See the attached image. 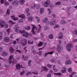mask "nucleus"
Segmentation results:
<instances>
[{
    "mask_svg": "<svg viewBox=\"0 0 77 77\" xmlns=\"http://www.w3.org/2000/svg\"><path fill=\"white\" fill-rule=\"evenodd\" d=\"M0 24L2 27H4L5 26V28H7L8 27V24L5 23V21L3 20H0Z\"/></svg>",
    "mask_w": 77,
    "mask_h": 77,
    "instance_id": "1",
    "label": "nucleus"
},
{
    "mask_svg": "<svg viewBox=\"0 0 77 77\" xmlns=\"http://www.w3.org/2000/svg\"><path fill=\"white\" fill-rule=\"evenodd\" d=\"M50 0H47V1H45L43 4V5L44 7H48L50 5Z\"/></svg>",
    "mask_w": 77,
    "mask_h": 77,
    "instance_id": "2",
    "label": "nucleus"
},
{
    "mask_svg": "<svg viewBox=\"0 0 77 77\" xmlns=\"http://www.w3.org/2000/svg\"><path fill=\"white\" fill-rule=\"evenodd\" d=\"M72 47V44L68 43L66 46V49L68 50L69 51L71 50V48Z\"/></svg>",
    "mask_w": 77,
    "mask_h": 77,
    "instance_id": "3",
    "label": "nucleus"
},
{
    "mask_svg": "<svg viewBox=\"0 0 77 77\" xmlns=\"http://www.w3.org/2000/svg\"><path fill=\"white\" fill-rule=\"evenodd\" d=\"M4 40L5 42L8 43L10 42V38L8 37H5L4 38Z\"/></svg>",
    "mask_w": 77,
    "mask_h": 77,
    "instance_id": "4",
    "label": "nucleus"
},
{
    "mask_svg": "<svg viewBox=\"0 0 77 77\" xmlns=\"http://www.w3.org/2000/svg\"><path fill=\"white\" fill-rule=\"evenodd\" d=\"M19 3L18 1L17 0H15L14 1L12 2V4L14 6H17L18 5V4Z\"/></svg>",
    "mask_w": 77,
    "mask_h": 77,
    "instance_id": "5",
    "label": "nucleus"
},
{
    "mask_svg": "<svg viewBox=\"0 0 77 77\" xmlns=\"http://www.w3.org/2000/svg\"><path fill=\"white\" fill-rule=\"evenodd\" d=\"M61 72L62 73H65L66 72V68L65 67H63L62 68Z\"/></svg>",
    "mask_w": 77,
    "mask_h": 77,
    "instance_id": "6",
    "label": "nucleus"
},
{
    "mask_svg": "<svg viewBox=\"0 0 77 77\" xmlns=\"http://www.w3.org/2000/svg\"><path fill=\"white\" fill-rule=\"evenodd\" d=\"M31 25L32 26V28L31 32H32L33 35H35V34H36V33L35 32V31H34V29H35L36 27H35V26L33 25Z\"/></svg>",
    "mask_w": 77,
    "mask_h": 77,
    "instance_id": "7",
    "label": "nucleus"
},
{
    "mask_svg": "<svg viewBox=\"0 0 77 77\" xmlns=\"http://www.w3.org/2000/svg\"><path fill=\"white\" fill-rule=\"evenodd\" d=\"M11 17L13 20L14 21H17L18 20V18L15 17V16L14 15H13L11 16Z\"/></svg>",
    "mask_w": 77,
    "mask_h": 77,
    "instance_id": "8",
    "label": "nucleus"
},
{
    "mask_svg": "<svg viewBox=\"0 0 77 77\" xmlns=\"http://www.w3.org/2000/svg\"><path fill=\"white\" fill-rule=\"evenodd\" d=\"M63 48L60 46H59L57 48V51L58 52H60L61 51H62Z\"/></svg>",
    "mask_w": 77,
    "mask_h": 77,
    "instance_id": "9",
    "label": "nucleus"
},
{
    "mask_svg": "<svg viewBox=\"0 0 77 77\" xmlns=\"http://www.w3.org/2000/svg\"><path fill=\"white\" fill-rule=\"evenodd\" d=\"M14 28L15 32H18V25H15Z\"/></svg>",
    "mask_w": 77,
    "mask_h": 77,
    "instance_id": "10",
    "label": "nucleus"
},
{
    "mask_svg": "<svg viewBox=\"0 0 77 77\" xmlns=\"http://www.w3.org/2000/svg\"><path fill=\"white\" fill-rule=\"evenodd\" d=\"M29 33L27 32H25V33L23 34V37H26V38H28L29 37Z\"/></svg>",
    "mask_w": 77,
    "mask_h": 77,
    "instance_id": "11",
    "label": "nucleus"
},
{
    "mask_svg": "<svg viewBox=\"0 0 77 77\" xmlns=\"http://www.w3.org/2000/svg\"><path fill=\"white\" fill-rule=\"evenodd\" d=\"M58 38L59 39H61L63 38V34L61 32H60L58 35Z\"/></svg>",
    "mask_w": 77,
    "mask_h": 77,
    "instance_id": "12",
    "label": "nucleus"
},
{
    "mask_svg": "<svg viewBox=\"0 0 77 77\" xmlns=\"http://www.w3.org/2000/svg\"><path fill=\"white\" fill-rule=\"evenodd\" d=\"M56 24V21L54 20H52L50 23V26H53Z\"/></svg>",
    "mask_w": 77,
    "mask_h": 77,
    "instance_id": "13",
    "label": "nucleus"
},
{
    "mask_svg": "<svg viewBox=\"0 0 77 77\" xmlns=\"http://www.w3.org/2000/svg\"><path fill=\"white\" fill-rule=\"evenodd\" d=\"M8 54L7 52L4 51L2 54V56H4V57H5V56H7Z\"/></svg>",
    "mask_w": 77,
    "mask_h": 77,
    "instance_id": "14",
    "label": "nucleus"
},
{
    "mask_svg": "<svg viewBox=\"0 0 77 77\" xmlns=\"http://www.w3.org/2000/svg\"><path fill=\"white\" fill-rule=\"evenodd\" d=\"M16 67L17 69H19V70L21 69V66H20V65L19 64H17L16 65Z\"/></svg>",
    "mask_w": 77,
    "mask_h": 77,
    "instance_id": "15",
    "label": "nucleus"
},
{
    "mask_svg": "<svg viewBox=\"0 0 77 77\" xmlns=\"http://www.w3.org/2000/svg\"><path fill=\"white\" fill-rule=\"evenodd\" d=\"M20 44L23 47H25L26 45H27V43H26L23 42V41H21L20 42Z\"/></svg>",
    "mask_w": 77,
    "mask_h": 77,
    "instance_id": "16",
    "label": "nucleus"
},
{
    "mask_svg": "<svg viewBox=\"0 0 77 77\" xmlns=\"http://www.w3.org/2000/svg\"><path fill=\"white\" fill-rule=\"evenodd\" d=\"M53 53H54V51H51V52H48L47 53H45V54L44 57H46V56H47L48 54H52Z\"/></svg>",
    "mask_w": 77,
    "mask_h": 77,
    "instance_id": "17",
    "label": "nucleus"
},
{
    "mask_svg": "<svg viewBox=\"0 0 77 77\" xmlns=\"http://www.w3.org/2000/svg\"><path fill=\"white\" fill-rule=\"evenodd\" d=\"M14 48H13L11 47L9 49V51L10 52H11V53H13L14 52Z\"/></svg>",
    "mask_w": 77,
    "mask_h": 77,
    "instance_id": "18",
    "label": "nucleus"
},
{
    "mask_svg": "<svg viewBox=\"0 0 77 77\" xmlns=\"http://www.w3.org/2000/svg\"><path fill=\"white\" fill-rule=\"evenodd\" d=\"M60 23L61 24H66V21L64 20H62L60 21Z\"/></svg>",
    "mask_w": 77,
    "mask_h": 77,
    "instance_id": "19",
    "label": "nucleus"
},
{
    "mask_svg": "<svg viewBox=\"0 0 77 77\" xmlns=\"http://www.w3.org/2000/svg\"><path fill=\"white\" fill-rule=\"evenodd\" d=\"M72 63V61L70 60H68L66 62V65H68V64H71Z\"/></svg>",
    "mask_w": 77,
    "mask_h": 77,
    "instance_id": "20",
    "label": "nucleus"
},
{
    "mask_svg": "<svg viewBox=\"0 0 77 77\" xmlns=\"http://www.w3.org/2000/svg\"><path fill=\"white\" fill-rule=\"evenodd\" d=\"M25 2V0H19V3L20 5H23Z\"/></svg>",
    "mask_w": 77,
    "mask_h": 77,
    "instance_id": "21",
    "label": "nucleus"
},
{
    "mask_svg": "<svg viewBox=\"0 0 77 77\" xmlns=\"http://www.w3.org/2000/svg\"><path fill=\"white\" fill-rule=\"evenodd\" d=\"M14 59V57L13 56V55H11L9 58V60L10 61H9V62L10 64H11V62H12L11 59Z\"/></svg>",
    "mask_w": 77,
    "mask_h": 77,
    "instance_id": "22",
    "label": "nucleus"
},
{
    "mask_svg": "<svg viewBox=\"0 0 77 77\" xmlns=\"http://www.w3.org/2000/svg\"><path fill=\"white\" fill-rule=\"evenodd\" d=\"M28 21H33V17H29Z\"/></svg>",
    "mask_w": 77,
    "mask_h": 77,
    "instance_id": "23",
    "label": "nucleus"
},
{
    "mask_svg": "<svg viewBox=\"0 0 77 77\" xmlns=\"http://www.w3.org/2000/svg\"><path fill=\"white\" fill-rule=\"evenodd\" d=\"M50 29V27L48 26H45L43 28V29L44 30H48Z\"/></svg>",
    "mask_w": 77,
    "mask_h": 77,
    "instance_id": "24",
    "label": "nucleus"
},
{
    "mask_svg": "<svg viewBox=\"0 0 77 77\" xmlns=\"http://www.w3.org/2000/svg\"><path fill=\"white\" fill-rule=\"evenodd\" d=\"M44 8H40V14H42L44 12Z\"/></svg>",
    "mask_w": 77,
    "mask_h": 77,
    "instance_id": "25",
    "label": "nucleus"
},
{
    "mask_svg": "<svg viewBox=\"0 0 77 77\" xmlns=\"http://www.w3.org/2000/svg\"><path fill=\"white\" fill-rule=\"evenodd\" d=\"M48 20V18L47 17H45V19L42 20V22L43 23H46L47 21Z\"/></svg>",
    "mask_w": 77,
    "mask_h": 77,
    "instance_id": "26",
    "label": "nucleus"
},
{
    "mask_svg": "<svg viewBox=\"0 0 77 77\" xmlns=\"http://www.w3.org/2000/svg\"><path fill=\"white\" fill-rule=\"evenodd\" d=\"M23 59L24 60H27V57L26 55H23Z\"/></svg>",
    "mask_w": 77,
    "mask_h": 77,
    "instance_id": "27",
    "label": "nucleus"
},
{
    "mask_svg": "<svg viewBox=\"0 0 77 77\" xmlns=\"http://www.w3.org/2000/svg\"><path fill=\"white\" fill-rule=\"evenodd\" d=\"M35 7L36 4L33 3L32 5L31 6V9H35Z\"/></svg>",
    "mask_w": 77,
    "mask_h": 77,
    "instance_id": "28",
    "label": "nucleus"
},
{
    "mask_svg": "<svg viewBox=\"0 0 77 77\" xmlns=\"http://www.w3.org/2000/svg\"><path fill=\"white\" fill-rule=\"evenodd\" d=\"M19 17H20V18H22L23 19L25 18V15H24L23 14L19 15Z\"/></svg>",
    "mask_w": 77,
    "mask_h": 77,
    "instance_id": "29",
    "label": "nucleus"
},
{
    "mask_svg": "<svg viewBox=\"0 0 77 77\" xmlns=\"http://www.w3.org/2000/svg\"><path fill=\"white\" fill-rule=\"evenodd\" d=\"M49 38L50 39H53V34H50L49 36Z\"/></svg>",
    "mask_w": 77,
    "mask_h": 77,
    "instance_id": "30",
    "label": "nucleus"
},
{
    "mask_svg": "<svg viewBox=\"0 0 77 77\" xmlns=\"http://www.w3.org/2000/svg\"><path fill=\"white\" fill-rule=\"evenodd\" d=\"M67 71L69 73H71L72 72V68H69L68 69Z\"/></svg>",
    "mask_w": 77,
    "mask_h": 77,
    "instance_id": "31",
    "label": "nucleus"
},
{
    "mask_svg": "<svg viewBox=\"0 0 77 77\" xmlns=\"http://www.w3.org/2000/svg\"><path fill=\"white\" fill-rule=\"evenodd\" d=\"M43 69L44 71H48V69L46 67L43 66Z\"/></svg>",
    "mask_w": 77,
    "mask_h": 77,
    "instance_id": "32",
    "label": "nucleus"
},
{
    "mask_svg": "<svg viewBox=\"0 0 77 77\" xmlns=\"http://www.w3.org/2000/svg\"><path fill=\"white\" fill-rule=\"evenodd\" d=\"M43 45V42H40V43L38 44V47H41Z\"/></svg>",
    "mask_w": 77,
    "mask_h": 77,
    "instance_id": "33",
    "label": "nucleus"
},
{
    "mask_svg": "<svg viewBox=\"0 0 77 77\" xmlns=\"http://www.w3.org/2000/svg\"><path fill=\"white\" fill-rule=\"evenodd\" d=\"M35 18L36 19H37V23H39L40 22V18L39 17H35Z\"/></svg>",
    "mask_w": 77,
    "mask_h": 77,
    "instance_id": "34",
    "label": "nucleus"
},
{
    "mask_svg": "<svg viewBox=\"0 0 77 77\" xmlns=\"http://www.w3.org/2000/svg\"><path fill=\"white\" fill-rule=\"evenodd\" d=\"M24 29L25 30H29L30 29V26H28L27 27H24Z\"/></svg>",
    "mask_w": 77,
    "mask_h": 77,
    "instance_id": "35",
    "label": "nucleus"
},
{
    "mask_svg": "<svg viewBox=\"0 0 77 77\" xmlns=\"http://www.w3.org/2000/svg\"><path fill=\"white\" fill-rule=\"evenodd\" d=\"M32 53H36V51L35 50V49L33 48V47H32Z\"/></svg>",
    "mask_w": 77,
    "mask_h": 77,
    "instance_id": "36",
    "label": "nucleus"
},
{
    "mask_svg": "<svg viewBox=\"0 0 77 77\" xmlns=\"http://www.w3.org/2000/svg\"><path fill=\"white\" fill-rule=\"evenodd\" d=\"M19 32L20 33L23 34L24 33H25V31L24 30H21L20 29L19 30Z\"/></svg>",
    "mask_w": 77,
    "mask_h": 77,
    "instance_id": "37",
    "label": "nucleus"
},
{
    "mask_svg": "<svg viewBox=\"0 0 77 77\" xmlns=\"http://www.w3.org/2000/svg\"><path fill=\"white\" fill-rule=\"evenodd\" d=\"M25 73V70H23L22 72H20V74L21 75H23Z\"/></svg>",
    "mask_w": 77,
    "mask_h": 77,
    "instance_id": "38",
    "label": "nucleus"
},
{
    "mask_svg": "<svg viewBox=\"0 0 77 77\" xmlns=\"http://www.w3.org/2000/svg\"><path fill=\"white\" fill-rule=\"evenodd\" d=\"M48 10L49 11V15H50L52 13V11L51 10L50 8H48Z\"/></svg>",
    "mask_w": 77,
    "mask_h": 77,
    "instance_id": "39",
    "label": "nucleus"
},
{
    "mask_svg": "<svg viewBox=\"0 0 77 77\" xmlns=\"http://www.w3.org/2000/svg\"><path fill=\"white\" fill-rule=\"evenodd\" d=\"M72 33L73 34H75V35H77V30L75 29L74 31L72 32Z\"/></svg>",
    "mask_w": 77,
    "mask_h": 77,
    "instance_id": "40",
    "label": "nucleus"
},
{
    "mask_svg": "<svg viewBox=\"0 0 77 77\" xmlns=\"http://www.w3.org/2000/svg\"><path fill=\"white\" fill-rule=\"evenodd\" d=\"M61 4V3H60V2H56L55 3V5L56 6H57V5H60Z\"/></svg>",
    "mask_w": 77,
    "mask_h": 77,
    "instance_id": "41",
    "label": "nucleus"
},
{
    "mask_svg": "<svg viewBox=\"0 0 77 77\" xmlns=\"http://www.w3.org/2000/svg\"><path fill=\"white\" fill-rule=\"evenodd\" d=\"M9 3L8 2H4V5L5 6H8V5H9Z\"/></svg>",
    "mask_w": 77,
    "mask_h": 77,
    "instance_id": "42",
    "label": "nucleus"
},
{
    "mask_svg": "<svg viewBox=\"0 0 77 77\" xmlns=\"http://www.w3.org/2000/svg\"><path fill=\"white\" fill-rule=\"evenodd\" d=\"M29 74H30V75H32V72H28L26 73V76H28Z\"/></svg>",
    "mask_w": 77,
    "mask_h": 77,
    "instance_id": "43",
    "label": "nucleus"
},
{
    "mask_svg": "<svg viewBox=\"0 0 77 77\" xmlns=\"http://www.w3.org/2000/svg\"><path fill=\"white\" fill-rule=\"evenodd\" d=\"M34 41H32V42H30L28 40V44H31V45H33V44Z\"/></svg>",
    "mask_w": 77,
    "mask_h": 77,
    "instance_id": "44",
    "label": "nucleus"
},
{
    "mask_svg": "<svg viewBox=\"0 0 77 77\" xmlns=\"http://www.w3.org/2000/svg\"><path fill=\"white\" fill-rule=\"evenodd\" d=\"M13 63L14 64H17V60H14L13 61Z\"/></svg>",
    "mask_w": 77,
    "mask_h": 77,
    "instance_id": "45",
    "label": "nucleus"
},
{
    "mask_svg": "<svg viewBox=\"0 0 77 77\" xmlns=\"http://www.w3.org/2000/svg\"><path fill=\"white\" fill-rule=\"evenodd\" d=\"M9 23H11V24H15V23L13 22V21L12 20H10L9 21Z\"/></svg>",
    "mask_w": 77,
    "mask_h": 77,
    "instance_id": "46",
    "label": "nucleus"
},
{
    "mask_svg": "<svg viewBox=\"0 0 77 77\" xmlns=\"http://www.w3.org/2000/svg\"><path fill=\"white\" fill-rule=\"evenodd\" d=\"M23 42H25V43H26V44H27V39L25 38H24L23 39Z\"/></svg>",
    "mask_w": 77,
    "mask_h": 77,
    "instance_id": "47",
    "label": "nucleus"
},
{
    "mask_svg": "<svg viewBox=\"0 0 77 77\" xmlns=\"http://www.w3.org/2000/svg\"><path fill=\"white\" fill-rule=\"evenodd\" d=\"M7 14H8V15H9V14H10V9H8V10H7Z\"/></svg>",
    "mask_w": 77,
    "mask_h": 77,
    "instance_id": "48",
    "label": "nucleus"
},
{
    "mask_svg": "<svg viewBox=\"0 0 77 77\" xmlns=\"http://www.w3.org/2000/svg\"><path fill=\"white\" fill-rule=\"evenodd\" d=\"M47 66L49 68H51V67H52V65H50V64H48L47 65Z\"/></svg>",
    "mask_w": 77,
    "mask_h": 77,
    "instance_id": "49",
    "label": "nucleus"
},
{
    "mask_svg": "<svg viewBox=\"0 0 77 77\" xmlns=\"http://www.w3.org/2000/svg\"><path fill=\"white\" fill-rule=\"evenodd\" d=\"M50 8H51V9H53V8H54V5H50Z\"/></svg>",
    "mask_w": 77,
    "mask_h": 77,
    "instance_id": "50",
    "label": "nucleus"
},
{
    "mask_svg": "<svg viewBox=\"0 0 77 77\" xmlns=\"http://www.w3.org/2000/svg\"><path fill=\"white\" fill-rule=\"evenodd\" d=\"M72 4L73 5H76V2H75V1H73Z\"/></svg>",
    "mask_w": 77,
    "mask_h": 77,
    "instance_id": "51",
    "label": "nucleus"
},
{
    "mask_svg": "<svg viewBox=\"0 0 77 77\" xmlns=\"http://www.w3.org/2000/svg\"><path fill=\"white\" fill-rule=\"evenodd\" d=\"M47 77H51V74L50 73H49L47 75Z\"/></svg>",
    "mask_w": 77,
    "mask_h": 77,
    "instance_id": "52",
    "label": "nucleus"
},
{
    "mask_svg": "<svg viewBox=\"0 0 77 77\" xmlns=\"http://www.w3.org/2000/svg\"><path fill=\"white\" fill-rule=\"evenodd\" d=\"M7 33H8V34H9L10 32V28H8L7 30Z\"/></svg>",
    "mask_w": 77,
    "mask_h": 77,
    "instance_id": "53",
    "label": "nucleus"
},
{
    "mask_svg": "<svg viewBox=\"0 0 77 77\" xmlns=\"http://www.w3.org/2000/svg\"><path fill=\"white\" fill-rule=\"evenodd\" d=\"M36 8H37V9H39V8H40V5H39L37 4L36 5Z\"/></svg>",
    "mask_w": 77,
    "mask_h": 77,
    "instance_id": "54",
    "label": "nucleus"
},
{
    "mask_svg": "<svg viewBox=\"0 0 77 77\" xmlns=\"http://www.w3.org/2000/svg\"><path fill=\"white\" fill-rule=\"evenodd\" d=\"M26 13H28L29 12V8H26Z\"/></svg>",
    "mask_w": 77,
    "mask_h": 77,
    "instance_id": "55",
    "label": "nucleus"
},
{
    "mask_svg": "<svg viewBox=\"0 0 77 77\" xmlns=\"http://www.w3.org/2000/svg\"><path fill=\"white\" fill-rule=\"evenodd\" d=\"M73 42L75 43V42H77V39H73Z\"/></svg>",
    "mask_w": 77,
    "mask_h": 77,
    "instance_id": "56",
    "label": "nucleus"
},
{
    "mask_svg": "<svg viewBox=\"0 0 77 77\" xmlns=\"http://www.w3.org/2000/svg\"><path fill=\"white\" fill-rule=\"evenodd\" d=\"M40 36H41L42 38L44 37V35H43V33H40Z\"/></svg>",
    "mask_w": 77,
    "mask_h": 77,
    "instance_id": "57",
    "label": "nucleus"
},
{
    "mask_svg": "<svg viewBox=\"0 0 77 77\" xmlns=\"http://www.w3.org/2000/svg\"><path fill=\"white\" fill-rule=\"evenodd\" d=\"M32 72V73H33V74H36V75H37L38 74V72Z\"/></svg>",
    "mask_w": 77,
    "mask_h": 77,
    "instance_id": "58",
    "label": "nucleus"
},
{
    "mask_svg": "<svg viewBox=\"0 0 77 77\" xmlns=\"http://www.w3.org/2000/svg\"><path fill=\"white\" fill-rule=\"evenodd\" d=\"M58 42L60 44H62V40H58Z\"/></svg>",
    "mask_w": 77,
    "mask_h": 77,
    "instance_id": "59",
    "label": "nucleus"
},
{
    "mask_svg": "<svg viewBox=\"0 0 77 77\" xmlns=\"http://www.w3.org/2000/svg\"><path fill=\"white\" fill-rule=\"evenodd\" d=\"M0 59L2 60L3 62H4V61H5V59H4L3 58L1 57H0Z\"/></svg>",
    "mask_w": 77,
    "mask_h": 77,
    "instance_id": "60",
    "label": "nucleus"
},
{
    "mask_svg": "<svg viewBox=\"0 0 77 77\" xmlns=\"http://www.w3.org/2000/svg\"><path fill=\"white\" fill-rule=\"evenodd\" d=\"M12 8V6H10L9 8L8 9H10H10H11Z\"/></svg>",
    "mask_w": 77,
    "mask_h": 77,
    "instance_id": "61",
    "label": "nucleus"
},
{
    "mask_svg": "<svg viewBox=\"0 0 77 77\" xmlns=\"http://www.w3.org/2000/svg\"><path fill=\"white\" fill-rule=\"evenodd\" d=\"M23 22V19H20L19 20V22L20 23H22V22Z\"/></svg>",
    "mask_w": 77,
    "mask_h": 77,
    "instance_id": "62",
    "label": "nucleus"
},
{
    "mask_svg": "<svg viewBox=\"0 0 77 77\" xmlns=\"http://www.w3.org/2000/svg\"><path fill=\"white\" fill-rule=\"evenodd\" d=\"M2 50H3V48L2 47H1L0 48V52L2 51Z\"/></svg>",
    "mask_w": 77,
    "mask_h": 77,
    "instance_id": "63",
    "label": "nucleus"
},
{
    "mask_svg": "<svg viewBox=\"0 0 77 77\" xmlns=\"http://www.w3.org/2000/svg\"><path fill=\"white\" fill-rule=\"evenodd\" d=\"M55 65H53V69H56V68H55Z\"/></svg>",
    "mask_w": 77,
    "mask_h": 77,
    "instance_id": "64",
    "label": "nucleus"
}]
</instances>
